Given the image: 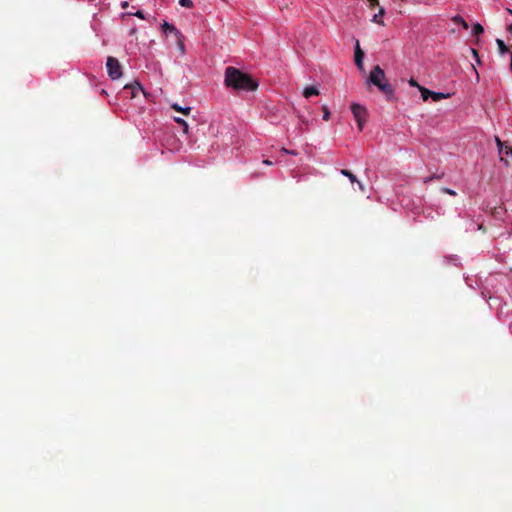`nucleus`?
<instances>
[{"label": "nucleus", "mask_w": 512, "mask_h": 512, "mask_svg": "<svg viewBox=\"0 0 512 512\" xmlns=\"http://www.w3.org/2000/svg\"><path fill=\"white\" fill-rule=\"evenodd\" d=\"M303 95L306 98H309L311 96H317L319 95V90L314 86H309L304 89Z\"/></svg>", "instance_id": "1a4fd4ad"}, {"label": "nucleus", "mask_w": 512, "mask_h": 512, "mask_svg": "<svg viewBox=\"0 0 512 512\" xmlns=\"http://www.w3.org/2000/svg\"><path fill=\"white\" fill-rule=\"evenodd\" d=\"M174 121H175L176 123L180 124V125L183 127V131H184V133H188V128H189V127H188L187 122H186L184 119H182V118H180V117H175V118H174Z\"/></svg>", "instance_id": "dca6fc26"}, {"label": "nucleus", "mask_w": 512, "mask_h": 512, "mask_svg": "<svg viewBox=\"0 0 512 512\" xmlns=\"http://www.w3.org/2000/svg\"><path fill=\"white\" fill-rule=\"evenodd\" d=\"M282 152L287 153V154H292V155L297 154L295 151H290V150H287L286 148H282Z\"/></svg>", "instance_id": "a878e982"}, {"label": "nucleus", "mask_w": 512, "mask_h": 512, "mask_svg": "<svg viewBox=\"0 0 512 512\" xmlns=\"http://www.w3.org/2000/svg\"><path fill=\"white\" fill-rule=\"evenodd\" d=\"M442 192L447 193L449 195L455 196L456 192L449 188H442Z\"/></svg>", "instance_id": "5701e85b"}, {"label": "nucleus", "mask_w": 512, "mask_h": 512, "mask_svg": "<svg viewBox=\"0 0 512 512\" xmlns=\"http://www.w3.org/2000/svg\"><path fill=\"white\" fill-rule=\"evenodd\" d=\"M106 67L108 75L112 80L119 79L122 76V69L117 58L109 56L107 58Z\"/></svg>", "instance_id": "7ed1b4c3"}, {"label": "nucleus", "mask_w": 512, "mask_h": 512, "mask_svg": "<svg viewBox=\"0 0 512 512\" xmlns=\"http://www.w3.org/2000/svg\"><path fill=\"white\" fill-rule=\"evenodd\" d=\"M471 51H472V53L474 54V56H475L476 58H478V53H477V51H476V50H474V49H471Z\"/></svg>", "instance_id": "c756f323"}, {"label": "nucleus", "mask_w": 512, "mask_h": 512, "mask_svg": "<svg viewBox=\"0 0 512 512\" xmlns=\"http://www.w3.org/2000/svg\"><path fill=\"white\" fill-rule=\"evenodd\" d=\"M263 163L267 164V165H271L272 164V162L270 160H264Z\"/></svg>", "instance_id": "7c9ffc66"}, {"label": "nucleus", "mask_w": 512, "mask_h": 512, "mask_svg": "<svg viewBox=\"0 0 512 512\" xmlns=\"http://www.w3.org/2000/svg\"><path fill=\"white\" fill-rule=\"evenodd\" d=\"M507 31H508V32H510V33H512V23H511L510 25H508V27H507Z\"/></svg>", "instance_id": "c85d7f7f"}, {"label": "nucleus", "mask_w": 512, "mask_h": 512, "mask_svg": "<svg viewBox=\"0 0 512 512\" xmlns=\"http://www.w3.org/2000/svg\"><path fill=\"white\" fill-rule=\"evenodd\" d=\"M322 109H323V119H324L325 121H328V120H329V117H330V112H329V110H328L327 106H323V108H322Z\"/></svg>", "instance_id": "412c9836"}, {"label": "nucleus", "mask_w": 512, "mask_h": 512, "mask_svg": "<svg viewBox=\"0 0 512 512\" xmlns=\"http://www.w3.org/2000/svg\"><path fill=\"white\" fill-rule=\"evenodd\" d=\"M176 43H177V47L179 49V51L181 52V54H184L185 53V44H184V36L181 34H179L178 36H176Z\"/></svg>", "instance_id": "9d476101"}, {"label": "nucleus", "mask_w": 512, "mask_h": 512, "mask_svg": "<svg viewBox=\"0 0 512 512\" xmlns=\"http://www.w3.org/2000/svg\"><path fill=\"white\" fill-rule=\"evenodd\" d=\"M368 82L375 85L383 94L388 98L394 95V89L392 85L387 81L383 69L376 65L370 72Z\"/></svg>", "instance_id": "f03ea898"}, {"label": "nucleus", "mask_w": 512, "mask_h": 512, "mask_svg": "<svg viewBox=\"0 0 512 512\" xmlns=\"http://www.w3.org/2000/svg\"><path fill=\"white\" fill-rule=\"evenodd\" d=\"M138 18L145 19V16L142 11L138 10L137 12L133 13Z\"/></svg>", "instance_id": "b1692460"}, {"label": "nucleus", "mask_w": 512, "mask_h": 512, "mask_svg": "<svg viewBox=\"0 0 512 512\" xmlns=\"http://www.w3.org/2000/svg\"><path fill=\"white\" fill-rule=\"evenodd\" d=\"M126 7H128V2H123L122 3V8H126Z\"/></svg>", "instance_id": "2f4dec72"}, {"label": "nucleus", "mask_w": 512, "mask_h": 512, "mask_svg": "<svg viewBox=\"0 0 512 512\" xmlns=\"http://www.w3.org/2000/svg\"><path fill=\"white\" fill-rule=\"evenodd\" d=\"M363 59H364V52L361 50L359 42L357 41L356 47H355L354 60H355V64H356L357 68L361 71L364 70Z\"/></svg>", "instance_id": "39448f33"}, {"label": "nucleus", "mask_w": 512, "mask_h": 512, "mask_svg": "<svg viewBox=\"0 0 512 512\" xmlns=\"http://www.w3.org/2000/svg\"><path fill=\"white\" fill-rule=\"evenodd\" d=\"M224 83L226 87L234 90L254 91L258 87L256 80L233 66L225 69Z\"/></svg>", "instance_id": "f257e3e1"}, {"label": "nucleus", "mask_w": 512, "mask_h": 512, "mask_svg": "<svg viewBox=\"0 0 512 512\" xmlns=\"http://www.w3.org/2000/svg\"><path fill=\"white\" fill-rule=\"evenodd\" d=\"M384 13H385L384 9L380 8L379 14H376L374 16V19H373L374 22L382 24V21L380 20V18L383 17Z\"/></svg>", "instance_id": "6ab92c4d"}, {"label": "nucleus", "mask_w": 512, "mask_h": 512, "mask_svg": "<svg viewBox=\"0 0 512 512\" xmlns=\"http://www.w3.org/2000/svg\"><path fill=\"white\" fill-rule=\"evenodd\" d=\"M163 32L165 34L167 33H174L175 37L181 34L180 31L176 29V27L168 22H164L162 25Z\"/></svg>", "instance_id": "6e6552de"}, {"label": "nucleus", "mask_w": 512, "mask_h": 512, "mask_svg": "<svg viewBox=\"0 0 512 512\" xmlns=\"http://www.w3.org/2000/svg\"><path fill=\"white\" fill-rule=\"evenodd\" d=\"M495 142H496L499 152L501 153L503 150V146H504L503 142L501 141V139L498 136L495 137Z\"/></svg>", "instance_id": "aec40b11"}, {"label": "nucleus", "mask_w": 512, "mask_h": 512, "mask_svg": "<svg viewBox=\"0 0 512 512\" xmlns=\"http://www.w3.org/2000/svg\"><path fill=\"white\" fill-rule=\"evenodd\" d=\"M449 95L448 94H443V93H438V92H432V96L431 98L433 99V101L435 102H438L442 99H445L447 98Z\"/></svg>", "instance_id": "2eb2a0df"}, {"label": "nucleus", "mask_w": 512, "mask_h": 512, "mask_svg": "<svg viewBox=\"0 0 512 512\" xmlns=\"http://www.w3.org/2000/svg\"><path fill=\"white\" fill-rule=\"evenodd\" d=\"M484 32V28L481 24L477 23L473 26V34L474 35H480Z\"/></svg>", "instance_id": "f3484780"}, {"label": "nucleus", "mask_w": 512, "mask_h": 512, "mask_svg": "<svg viewBox=\"0 0 512 512\" xmlns=\"http://www.w3.org/2000/svg\"><path fill=\"white\" fill-rule=\"evenodd\" d=\"M452 21L457 25H461L466 30L469 28L468 23L460 15L453 17Z\"/></svg>", "instance_id": "f8f14e48"}, {"label": "nucleus", "mask_w": 512, "mask_h": 512, "mask_svg": "<svg viewBox=\"0 0 512 512\" xmlns=\"http://www.w3.org/2000/svg\"><path fill=\"white\" fill-rule=\"evenodd\" d=\"M341 174H342V175H344V176H346V177H348V178H349V180H350L352 183L357 182V183H358V186H359V189H360L361 191H364V187H363L362 183H361V182H359V181L357 180L356 176H355L351 171H349V170H347V169H342V170H341Z\"/></svg>", "instance_id": "0eeeda50"}, {"label": "nucleus", "mask_w": 512, "mask_h": 512, "mask_svg": "<svg viewBox=\"0 0 512 512\" xmlns=\"http://www.w3.org/2000/svg\"><path fill=\"white\" fill-rule=\"evenodd\" d=\"M124 90H130L131 91V98H134L136 96V93L138 91H142L143 88L141 86V84L137 81H135L134 83H131V84H126L124 86Z\"/></svg>", "instance_id": "423d86ee"}, {"label": "nucleus", "mask_w": 512, "mask_h": 512, "mask_svg": "<svg viewBox=\"0 0 512 512\" xmlns=\"http://www.w3.org/2000/svg\"><path fill=\"white\" fill-rule=\"evenodd\" d=\"M508 13L512 15V9H507Z\"/></svg>", "instance_id": "473e14b6"}, {"label": "nucleus", "mask_w": 512, "mask_h": 512, "mask_svg": "<svg viewBox=\"0 0 512 512\" xmlns=\"http://www.w3.org/2000/svg\"><path fill=\"white\" fill-rule=\"evenodd\" d=\"M496 43H497L500 54H505L506 52H508L510 50V48L508 46H506V44L504 43L503 40L497 39Z\"/></svg>", "instance_id": "ddd939ff"}, {"label": "nucleus", "mask_w": 512, "mask_h": 512, "mask_svg": "<svg viewBox=\"0 0 512 512\" xmlns=\"http://www.w3.org/2000/svg\"><path fill=\"white\" fill-rule=\"evenodd\" d=\"M436 176H431V177H427L424 179V183H428L429 181H431L433 178H435Z\"/></svg>", "instance_id": "cd10ccee"}, {"label": "nucleus", "mask_w": 512, "mask_h": 512, "mask_svg": "<svg viewBox=\"0 0 512 512\" xmlns=\"http://www.w3.org/2000/svg\"><path fill=\"white\" fill-rule=\"evenodd\" d=\"M172 109H174L175 111L177 112H180L184 115H188L190 112H191V107H181L180 105H178L177 103H174L172 104Z\"/></svg>", "instance_id": "9b49d317"}, {"label": "nucleus", "mask_w": 512, "mask_h": 512, "mask_svg": "<svg viewBox=\"0 0 512 512\" xmlns=\"http://www.w3.org/2000/svg\"><path fill=\"white\" fill-rule=\"evenodd\" d=\"M419 91L421 92V96L424 101H427L429 98H431L433 92L425 87H419Z\"/></svg>", "instance_id": "4468645a"}, {"label": "nucleus", "mask_w": 512, "mask_h": 512, "mask_svg": "<svg viewBox=\"0 0 512 512\" xmlns=\"http://www.w3.org/2000/svg\"><path fill=\"white\" fill-rule=\"evenodd\" d=\"M179 4L182 7H185V8H192L193 7L192 0H179Z\"/></svg>", "instance_id": "a211bd4d"}, {"label": "nucleus", "mask_w": 512, "mask_h": 512, "mask_svg": "<svg viewBox=\"0 0 512 512\" xmlns=\"http://www.w3.org/2000/svg\"><path fill=\"white\" fill-rule=\"evenodd\" d=\"M409 85L412 87H417L418 89H419V87H421L414 78H411L409 80Z\"/></svg>", "instance_id": "4be33fe9"}, {"label": "nucleus", "mask_w": 512, "mask_h": 512, "mask_svg": "<svg viewBox=\"0 0 512 512\" xmlns=\"http://www.w3.org/2000/svg\"><path fill=\"white\" fill-rule=\"evenodd\" d=\"M351 110H352L353 116L357 122V126H358L359 130L361 131L366 122L367 110L365 109V107L361 106L360 104H356V103L351 106Z\"/></svg>", "instance_id": "20e7f679"}, {"label": "nucleus", "mask_w": 512, "mask_h": 512, "mask_svg": "<svg viewBox=\"0 0 512 512\" xmlns=\"http://www.w3.org/2000/svg\"><path fill=\"white\" fill-rule=\"evenodd\" d=\"M505 152H506V154H507V155L512 156V147L507 146V147H506V151H505Z\"/></svg>", "instance_id": "bb28decb"}, {"label": "nucleus", "mask_w": 512, "mask_h": 512, "mask_svg": "<svg viewBox=\"0 0 512 512\" xmlns=\"http://www.w3.org/2000/svg\"><path fill=\"white\" fill-rule=\"evenodd\" d=\"M368 2L370 3L371 7H375V6L379 5V1L378 0H368Z\"/></svg>", "instance_id": "393cba45"}]
</instances>
